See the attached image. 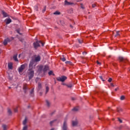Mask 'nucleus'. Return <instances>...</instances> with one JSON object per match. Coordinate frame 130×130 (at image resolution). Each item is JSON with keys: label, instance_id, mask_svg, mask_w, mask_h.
Masks as SVG:
<instances>
[{"label": "nucleus", "instance_id": "nucleus-36", "mask_svg": "<svg viewBox=\"0 0 130 130\" xmlns=\"http://www.w3.org/2000/svg\"><path fill=\"white\" fill-rule=\"evenodd\" d=\"M28 129V126H24L22 130H27Z\"/></svg>", "mask_w": 130, "mask_h": 130}, {"label": "nucleus", "instance_id": "nucleus-59", "mask_svg": "<svg viewBox=\"0 0 130 130\" xmlns=\"http://www.w3.org/2000/svg\"><path fill=\"white\" fill-rule=\"evenodd\" d=\"M109 110H110V109H111L110 108H109Z\"/></svg>", "mask_w": 130, "mask_h": 130}, {"label": "nucleus", "instance_id": "nucleus-25", "mask_svg": "<svg viewBox=\"0 0 130 130\" xmlns=\"http://www.w3.org/2000/svg\"><path fill=\"white\" fill-rule=\"evenodd\" d=\"M49 91V87L48 86L46 87V94H47Z\"/></svg>", "mask_w": 130, "mask_h": 130}, {"label": "nucleus", "instance_id": "nucleus-35", "mask_svg": "<svg viewBox=\"0 0 130 130\" xmlns=\"http://www.w3.org/2000/svg\"><path fill=\"white\" fill-rule=\"evenodd\" d=\"M125 97L124 96V95H122L121 97H120V100H124Z\"/></svg>", "mask_w": 130, "mask_h": 130}, {"label": "nucleus", "instance_id": "nucleus-37", "mask_svg": "<svg viewBox=\"0 0 130 130\" xmlns=\"http://www.w3.org/2000/svg\"><path fill=\"white\" fill-rule=\"evenodd\" d=\"M46 11V6H45L42 10L43 13H44Z\"/></svg>", "mask_w": 130, "mask_h": 130}, {"label": "nucleus", "instance_id": "nucleus-49", "mask_svg": "<svg viewBox=\"0 0 130 130\" xmlns=\"http://www.w3.org/2000/svg\"><path fill=\"white\" fill-rule=\"evenodd\" d=\"M111 87H115V85H114V84H113V83H111Z\"/></svg>", "mask_w": 130, "mask_h": 130}, {"label": "nucleus", "instance_id": "nucleus-17", "mask_svg": "<svg viewBox=\"0 0 130 130\" xmlns=\"http://www.w3.org/2000/svg\"><path fill=\"white\" fill-rule=\"evenodd\" d=\"M2 127L3 128V130H8V125H6L5 124H2Z\"/></svg>", "mask_w": 130, "mask_h": 130}, {"label": "nucleus", "instance_id": "nucleus-46", "mask_svg": "<svg viewBox=\"0 0 130 130\" xmlns=\"http://www.w3.org/2000/svg\"><path fill=\"white\" fill-rule=\"evenodd\" d=\"M81 8L84 9V6H83V4H81Z\"/></svg>", "mask_w": 130, "mask_h": 130}, {"label": "nucleus", "instance_id": "nucleus-50", "mask_svg": "<svg viewBox=\"0 0 130 130\" xmlns=\"http://www.w3.org/2000/svg\"><path fill=\"white\" fill-rule=\"evenodd\" d=\"M98 64H101V63H100L99 61H97Z\"/></svg>", "mask_w": 130, "mask_h": 130}, {"label": "nucleus", "instance_id": "nucleus-51", "mask_svg": "<svg viewBox=\"0 0 130 130\" xmlns=\"http://www.w3.org/2000/svg\"><path fill=\"white\" fill-rule=\"evenodd\" d=\"M117 90H118V87H117V88H115V91H117Z\"/></svg>", "mask_w": 130, "mask_h": 130}, {"label": "nucleus", "instance_id": "nucleus-22", "mask_svg": "<svg viewBox=\"0 0 130 130\" xmlns=\"http://www.w3.org/2000/svg\"><path fill=\"white\" fill-rule=\"evenodd\" d=\"M66 86L68 88H72V87H73V84L72 83H70L69 84H67Z\"/></svg>", "mask_w": 130, "mask_h": 130}, {"label": "nucleus", "instance_id": "nucleus-42", "mask_svg": "<svg viewBox=\"0 0 130 130\" xmlns=\"http://www.w3.org/2000/svg\"><path fill=\"white\" fill-rule=\"evenodd\" d=\"M99 78H101V79L102 80V81H103V82H104V81H105V80H104L103 79V78L102 77V76H99Z\"/></svg>", "mask_w": 130, "mask_h": 130}, {"label": "nucleus", "instance_id": "nucleus-56", "mask_svg": "<svg viewBox=\"0 0 130 130\" xmlns=\"http://www.w3.org/2000/svg\"><path fill=\"white\" fill-rule=\"evenodd\" d=\"M2 53V50H0V54Z\"/></svg>", "mask_w": 130, "mask_h": 130}, {"label": "nucleus", "instance_id": "nucleus-20", "mask_svg": "<svg viewBox=\"0 0 130 130\" xmlns=\"http://www.w3.org/2000/svg\"><path fill=\"white\" fill-rule=\"evenodd\" d=\"M17 55H14L13 56V59L15 61H18V58H17Z\"/></svg>", "mask_w": 130, "mask_h": 130}, {"label": "nucleus", "instance_id": "nucleus-38", "mask_svg": "<svg viewBox=\"0 0 130 130\" xmlns=\"http://www.w3.org/2000/svg\"><path fill=\"white\" fill-rule=\"evenodd\" d=\"M19 39V41H21V42H23V41H24V39L22 38H20Z\"/></svg>", "mask_w": 130, "mask_h": 130}, {"label": "nucleus", "instance_id": "nucleus-10", "mask_svg": "<svg viewBox=\"0 0 130 130\" xmlns=\"http://www.w3.org/2000/svg\"><path fill=\"white\" fill-rule=\"evenodd\" d=\"M72 5H74L73 3L69 2L68 0L64 1V6H71Z\"/></svg>", "mask_w": 130, "mask_h": 130}, {"label": "nucleus", "instance_id": "nucleus-24", "mask_svg": "<svg viewBox=\"0 0 130 130\" xmlns=\"http://www.w3.org/2000/svg\"><path fill=\"white\" fill-rule=\"evenodd\" d=\"M117 111L118 112H122V109L121 108H117Z\"/></svg>", "mask_w": 130, "mask_h": 130}, {"label": "nucleus", "instance_id": "nucleus-6", "mask_svg": "<svg viewBox=\"0 0 130 130\" xmlns=\"http://www.w3.org/2000/svg\"><path fill=\"white\" fill-rule=\"evenodd\" d=\"M67 77L66 76H63L61 77H57L56 78L57 81L58 82H64L67 80Z\"/></svg>", "mask_w": 130, "mask_h": 130}, {"label": "nucleus", "instance_id": "nucleus-11", "mask_svg": "<svg viewBox=\"0 0 130 130\" xmlns=\"http://www.w3.org/2000/svg\"><path fill=\"white\" fill-rule=\"evenodd\" d=\"M8 42H11V40L9 38H7L4 40L3 43L4 45H7V44H8Z\"/></svg>", "mask_w": 130, "mask_h": 130}, {"label": "nucleus", "instance_id": "nucleus-16", "mask_svg": "<svg viewBox=\"0 0 130 130\" xmlns=\"http://www.w3.org/2000/svg\"><path fill=\"white\" fill-rule=\"evenodd\" d=\"M8 67L9 70H13V63L12 62L9 63Z\"/></svg>", "mask_w": 130, "mask_h": 130}, {"label": "nucleus", "instance_id": "nucleus-54", "mask_svg": "<svg viewBox=\"0 0 130 130\" xmlns=\"http://www.w3.org/2000/svg\"><path fill=\"white\" fill-rule=\"evenodd\" d=\"M70 27H71V28H73V26L72 25H70Z\"/></svg>", "mask_w": 130, "mask_h": 130}, {"label": "nucleus", "instance_id": "nucleus-5", "mask_svg": "<svg viewBox=\"0 0 130 130\" xmlns=\"http://www.w3.org/2000/svg\"><path fill=\"white\" fill-rule=\"evenodd\" d=\"M27 67V64L25 63L20 66V67L18 68L19 73H21L23 72V71L25 70V68Z\"/></svg>", "mask_w": 130, "mask_h": 130}, {"label": "nucleus", "instance_id": "nucleus-3", "mask_svg": "<svg viewBox=\"0 0 130 130\" xmlns=\"http://www.w3.org/2000/svg\"><path fill=\"white\" fill-rule=\"evenodd\" d=\"M36 67V63H35V61L34 59H31L29 62L28 69L34 70Z\"/></svg>", "mask_w": 130, "mask_h": 130}, {"label": "nucleus", "instance_id": "nucleus-23", "mask_svg": "<svg viewBox=\"0 0 130 130\" xmlns=\"http://www.w3.org/2000/svg\"><path fill=\"white\" fill-rule=\"evenodd\" d=\"M46 103L48 107H49V106H50V103L49 102V101H48V100H46Z\"/></svg>", "mask_w": 130, "mask_h": 130}, {"label": "nucleus", "instance_id": "nucleus-9", "mask_svg": "<svg viewBox=\"0 0 130 130\" xmlns=\"http://www.w3.org/2000/svg\"><path fill=\"white\" fill-rule=\"evenodd\" d=\"M118 59L120 61H122L123 62H125V61H126V60H127L126 59V58H125L122 56H119Z\"/></svg>", "mask_w": 130, "mask_h": 130}, {"label": "nucleus", "instance_id": "nucleus-30", "mask_svg": "<svg viewBox=\"0 0 130 130\" xmlns=\"http://www.w3.org/2000/svg\"><path fill=\"white\" fill-rule=\"evenodd\" d=\"M48 75L49 76H51V75H54L53 74V72L52 71H50V72H48Z\"/></svg>", "mask_w": 130, "mask_h": 130}, {"label": "nucleus", "instance_id": "nucleus-31", "mask_svg": "<svg viewBox=\"0 0 130 130\" xmlns=\"http://www.w3.org/2000/svg\"><path fill=\"white\" fill-rule=\"evenodd\" d=\"M77 40H78V42L80 44H82V43H83V40H82L78 39Z\"/></svg>", "mask_w": 130, "mask_h": 130}, {"label": "nucleus", "instance_id": "nucleus-57", "mask_svg": "<svg viewBox=\"0 0 130 130\" xmlns=\"http://www.w3.org/2000/svg\"><path fill=\"white\" fill-rule=\"evenodd\" d=\"M51 130H54V129H53V128H52Z\"/></svg>", "mask_w": 130, "mask_h": 130}, {"label": "nucleus", "instance_id": "nucleus-40", "mask_svg": "<svg viewBox=\"0 0 130 130\" xmlns=\"http://www.w3.org/2000/svg\"><path fill=\"white\" fill-rule=\"evenodd\" d=\"M118 121H119V122L120 123H122V120L121 119H120V118H118Z\"/></svg>", "mask_w": 130, "mask_h": 130}, {"label": "nucleus", "instance_id": "nucleus-33", "mask_svg": "<svg viewBox=\"0 0 130 130\" xmlns=\"http://www.w3.org/2000/svg\"><path fill=\"white\" fill-rule=\"evenodd\" d=\"M73 111H78V110H79V109L78 108H74L72 110Z\"/></svg>", "mask_w": 130, "mask_h": 130}, {"label": "nucleus", "instance_id": "nucleus-14", "mask_svg": "<svg viewBox=\"0 0 130 130\" xmlns=\"http://www.w3.org/2000/svg\"><path fill=\"white\" fill-rule=\"evenodd\" d=\"M6 21V24L7 25H9V24H10V23H12V19H11L10 18L6 19L5 20V21Z\"/></svg>", "mask_w": 130, "mask_h": 130}, {"label": "nucleus", "instance_id": "nucleus-41", "mask_svg": "<svg viewBox=\"0 0 130 130\" xmlns=\"http://www.w3.org/2000/svg\"><path fill=\"white\" fill-rule=\"evenodd\" d=\"M16 32H17V33H18V34H20V35H21V33H20V29H17L16 30Z\"/></svg>", "mask_w": 130, "mask_h": 130}, {"label": "nucleus", "instance_id": "nucleus-58", "mask_svg": "<svg viewBox=\"0 0 130 130\" xmlns=\"http://www.w3.org/2000/svg\"><path fill=\"white\" fill-rule=\"evenodd\" d=\"M9 89H11V87H9Z\"/></svg>", "mask_w": 130, "mask_h": 130}, {"label": "nucleus", "instance_id": "nucleus-12", "mask_svg": "<svg viewBox=\"0 0 130 130\" xmlns=\"http://www.w3.org/2000/svg\"><path fill=\"white\" fill-rule=\"evenodd\" d=\"M2 14L4 18H7V17H9V15L7 14V13L4 11H2Z\"/></svg>", "mask_w": 130, "mask_h": 130}, {"label": "nucleus", "instance_id": "nucleus-48", "mask_svg": "<svg viewBox=\"0 0 130 130\" xmlns=\"http://www.w3.org/2000/svg\"><path fill=\"white\" fill-rule=\"evenodd\" d=\"M53 122H54V121H51V122H50V124H52V123H53Z\"/></svg>", "mask_w": 130, "mask_h": 130}, {"label": "nucleus", "instance_id": "nucleus-18", "mask_svg": "<svg viewBox=\"0 0 130 130\" xmlns=\"http://www.w3.org/2000/svg\"><path fill=\"white\" fill-rule=\"evenodd\" d=\"M31 96H34V88H32L30 92Z\"/></svg>", "mask_w": 130, "mask_h": 130}, {"label": "nucleus", "instance_id": "nucleus-32", "mask_svg": "<svg viewBox=\"0 0 130 130\" xmlns=\"http://www.w3.org/2000/svg\"><path fill=\"white\" fill-rule=\"evenodd\" d=\"M8 112L9 115H12V111H11V109H8Z\"/></svg>", "mask_w": 130, "mask_h": 130}, {"label": "nucleus", "instance_id": "nucleus-34", "mask_svg": "<svg viewBox=\"0 0 130 130\" xmlns=\"http://www.w3.org/2000/svg\"><path fill=\"white\" fill-rule=\"evenodd\" d=\"M120 34H119V31H116V35L115 36V37H117V36H119Z\"/></svg>", "mask_w": 130, "mask_h": 130}, {"label": "nucleus", "instance_id": "nucleus-26", "mask_svg": "<svg viewBox=\"0 0 130 130\" xmlns=\"http://www.w3.org/2000/svg\"><path fill=\"white\" fill-rule=\"evenodd\" d=\"M34 10H35V11H36V12H38V6H37V5L35 6Z\"/></svg>", "mask_w": 130, "mask_h": 130}, {"label": "nucleus", "instance_id": "nucleus-45", "mask_svg": "<svg viewBox=\"0 0 130 130\" xmlns=\"http://www.w3.org/2000/svg\"><path fill=\"white\" fill-rule=\"evenodd\" d=\"M14 112H18V109L17 108L14 109Z\"/></svg>", "mask_w": 130, "mask_h": 130}, {"label": "nucleus", "instance_id": "nucleus-2", "mask_svg": "<svg viewBox=\"0 0 130 130\" xmlns=\"http://www.w3.org/2000/svg\"><path fill=\"white\" fill-rule=\"evenodd\" d=\"M27 76L28 77V80H31L33 77H34V70L31 69H28L27 70Z\"/></svg>", "mask_w": 130, "mask_h": 130}, {"label": "nucleus", "instance_id": "nucleus-21", "mask_svg": "<svg viewBox=\"0 0 130 130\" xmlns=\"http://www.w3.org/2000/svg\"><path fill=\"white\" fill-rule=\"evenodd\" d=\"M65 63H66V64H70V66H72V64H73V62L70 61H66Z\"/></svg>", "mask_w": 130, "mask_h": 130}, {"label": "nucleus", "instance_id": "nucleus-7", "mask_svg": "<svg viewBox=\"0 0 130 130\" xmlns=\"http://www.w3.org/2000/svg\"><path fill=\"white\" fill-rule=\"evenodd\" d=\"M62 130H68L69 128L68 127V123H67V121H64L63 123V125L62 126Z\"/></svg>", "mask_w": 130, "mask_h": 130}, {"label": "nucleus", "instance_id": "nucleus-39", "mask_svg": "<svg viewBox=\"0 0 130 130\" xmlns=\"http://www.w3.org/2000/svg\"><path fill=\"white\" fill-rule=\"evenodd\" d=\"M38 81H40V78H37L36 79V83H37V82H38Z\"/></svg>", "mask_w": 130, "mask_h": 130}, {"label": "nucleus", "instance_id": "nucleus-19", "mask_svg": "<svg viewBox=\"0 0 130 130\" xmlns=\"http://www.w3.org/2000/svg\"><path fill=\"white\" fill-rule=\"evenodd\" d=\"M77 124H78V122L77 121H73L72 122V125L73 126H76V125H77Z\"/></svg>", "mask_w": 130, "mask_h": 130}, {"label": "nucleus", "instance_id": "nucleus-13", "mask_svg": "<svg viewBox=\"0 0 130 130\" xmlns=\"http://www.w3.org/2000/svg\"><path fill=\"white\" fill-rule=\"evenodd\" d=\"M42 89V85L40 82H39L38 84V91H40Z\"/></svg>", "mask_w": 130, "mask_h": 130}, {"label": "nucleus", "instance_id": "nucleus-4", "mask_svg": "<svg viewBox=\"0 0 130 130\" xmlns=\"http://www.w3.org/2000/svg\"><path fill=\"white\" fill-rule=\"evenodd\" d=\"M41 45L42 46H44V43H42L41 41L34 43V46L36 49L38 48V47H40Z\"/></svg>", "mask_w": 130, "mask_h": 130}, {"label": "nucleus", "instance_id": "nucleus-52", "mask_svg": "<svg viewBox=\"0 0 130 130\" xmlns=\"http://www.w3.org/2000/svg\"><path fill=\"white\" fill-rule=\"evenodd\" d=\"M40 95L42 96V92H40Z\"/></svg>", "mask_w": 130, "mask_h": 130}, {"label": "nucleus", "instance_id": "nucleus-47", "mask_svg": "<svg viewBox=\"0 0 130 130\" xmlns=\"http://www.w3.org/2000/svg\"><path fill=\"white\" fill-rule=\"evenodd\" d=\"M82 53L83 55H86L87 54V53L86 52H83Z\"/></svg>", "mask_w": 130, "mask_h": 130}, {"label": "nucleus", "instance_id": "nucleus-15", "mask_svg": "<svg viewBox=\"0 0 130 130\" xmlns=\"http://www.w3.org/2000/svg\"><path fill=\"white\" fill-rule=\"evenodd\" d=\"M23 90L24 93H27V90H28V87H27V85H24L23 87Z\"/></svg>", "mask_w": 130, "mask_h": 130}, {"label": "nucleus", "instance_id": "nucleus-43", "mask_svg": "<svg viewBox=\"0 0 130 130\" xmlns=\"http://www.w3.org/2000/svg\"><path fill=\"white\" fill-rule=\"evenodd\" d=\"M111 81H112V78H110L108 80V82H109V83H110L111 82Z\"/></svg>", "mask_w": 130, "mask_h": 130}, {"label": "nucleus", "instance_id": "nucleus-1", "mask_svg": "<svg viewBox=\"0 0 130 130\" xmlns=\"http://www.w3.org/2000/svg\"><path fill=\"white\" fill-rule=\"evenodd\" d=\"M48 70H49V67H48V66L40 65L39 66L38 72L40 74H44L45 73H46Z\"/></svg>", "mask_w": 130, "mask_h": 130}, {"label": "nucleus", "instance_id": "nucleus-28", "mask_svg": "<svg viewBox=\"0 0 130 130\" xmlns=\"http://www.w3.org/2000/svg\"><path fill=\"white\" fill-rule=\"evenodd\" d=\"M63 57H61L60 59L62 60V61H66L67 59H66V58L63 57V55H62Z\"/></svg>", "mask_w": 130, "mask_h": 130}, {"label": "nucleus", "instance_id": "nucleus-44", "mask_svg": "<svg viewBox=\"0 0 130 130\" xmlns=\"http://www.w3.org/2000/svg\"><path fill=\"white\" fill-rule=\"evenodd\" d=\"M92 8H95L96 7V4H92Z\"/></svg>", "mask_w": 130, "mask_h": 130}, {"label": "nucleus", "instance_id": "nucleus-8", "mask_svg": "<svg viewBox=\"0 0 130 130\" xmlns=\"http://www.w3.org/2000/svg\"><path fill=\"white\" fill-rule=\"evenodd\" d=\"M35 62H38L41 60V57H40V55H38L37 56L35 57Z\"/></svg>", "mask_w": 130, "mask_h": 130}, {"label": "nucleus", "instance_id": "nucleus-53", "mask_svg": "<svg viewBox=\"0 0 130 130\" xmlns=\"http://www.w3.org/2000/svg\"><path fill=\"white\" fill-rule=\"evenodd\" d=\"M62 85H66L67 86V84H66V83H62Z\"/></svg>", "mask_w": 130, "mask_h": 130}, {"label": "nucleus", "instance_id": "nucleus-55", "mask_svg": "<svg viewBox=\"0 0 130 130\" xmlns=\"http://www.w3.org/2000/svg\"><path fill=\"white\" fill-rule=\"evenodd\" d=\"M72 100H75V98H73Z\"/></svg>", "mask_w": 130, "mask_h": 130}, {"label": "nucleus", "instance_id": "nucleus-27", "mask_svg": "<svg viewBox=\"0 0 130 130\" xmlns=\"http://www.w3.org/2000/svg\"><path fill=\"white\" fill-rule=\"evenodd\" d=\"M26 123H27V118H25L24 120L23 121V125H26Z\"/></svg>", "mask_w": 130, "mask_h": 130}, {"label": "nucleus", "instance_id": "nucleus-29", "mask_svg": "<svg viewBox=\"0 0 130 130\" xmlns=\"http://www.w3.org/2000/svg\"><path fill=\"white\" fill-rule=\"evenodd\" d=\"M53 14L54 15H60V12L58 11H56Z\"/></svg>", "mask_w": 130, "mask_h": 130}]
</instances>
